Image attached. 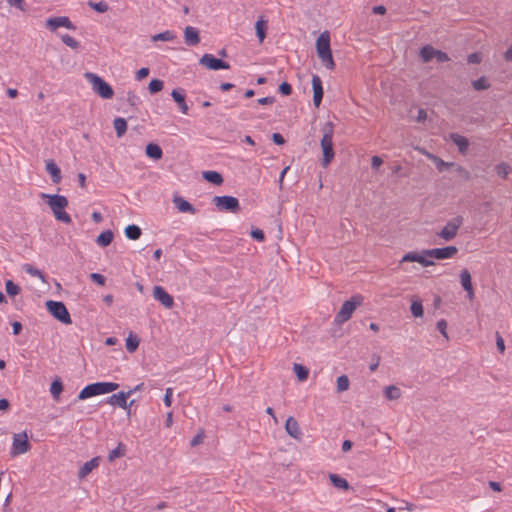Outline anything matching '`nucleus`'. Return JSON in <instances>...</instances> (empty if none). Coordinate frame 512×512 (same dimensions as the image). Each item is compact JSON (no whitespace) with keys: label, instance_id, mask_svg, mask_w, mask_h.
I'll list each match as a JSON object with an SVG mask.
<instances>
[{"label":"nucleus","instance_id":"13d9d810","mask_svg":"<svg viewBox=\"0 0 512 512\" xmlns=\"http://www.w3.org/2000/svg\"><path fill=\"white\" fill-rule=\"evenodd\" d=\"M251 237L259 242L264 241L265 235L264 232L261 229H253L250 233Z\"/></svg>","mask_w":512,"mask_h":512},{"label":"nucleus","instance_id":"2f4dec72","mask_svg":"<svg viewBox=\"0 0 512 512\" xmlns=\"http://www.w3.org/2000/svg\"><path fill=\"white\" fill-rule=\"evenodd\" d=\"M114 129L118 138L122 137L127 131V122L124 118L117 117L113 121Z\"/></svg>","mask_w":512,"mask_h":512},{"label":"nucleus","instance_id":"69168bd1","mask_svg":"<svg viewBox=\"0 0 512 512\" xmlns=\"http://www.w3.org/2000/svg\"><path fill=\"white\" fill-rule=\"evenodd\" d=\"M257 102L260 105H269V104H273L275 102V98L273 96L262 97V98H259L257 100Z\"/></svg>","mask_w":512,"mask_h":512},{"label":"nucleus","instance_id":"f8f14e48","mask_svg":"<svg viewBox=\"0 0 512 512\" xmlns=\"http://www.w3.org/2000/svg\"><path fill=\"white\" fill-rule=\"evenodd\" d=\"M458 252L457 247L455 246H447L443 248H434L423 250L424 255L427 257H432L436 259H448L452 258Z\"/></svg>","mask_w":512,"mask_h":512},{"label":"nucleus","instance_id":"f257e3e1","mask_svg":"<svg viewBox=\"0 0 512 512\" xmlns=\"http://www.w3.org/2000/svg\"><path fill=\"white\" fill-rule=\"evenodd\" d=\"M42 198H47V204L51 208L55 218L58 221H61L66 224H70L72 219L68 213L64 211V209L68 206V200L63 195L58 194H42Z\"/></svg>","mask_w":512,"mask_h":512},{"label":"nucleus","instance_id":"4d7b16f0","mask_svg":"<svg viewBox=\"0 0 512 512\" xmlns=\"http://www.w3.org/2000/svg\"><path fill=\"white\" fill-rule=\"evenodd\" d=\"M90 278L94 283H96L98 285H101V286L105 285L106 278L102 274L92 273V274H90Z\"/></svg>","mask_w":512,"mask_h":512},{"label":"nucleus","instance_id":"de8ad7c7","mask_svg":"<svg viewBox=\"0 0 512 512\" xmlns=\"http://www.w3.org/2000/svg\"><path fill=\"white\" fill-rule=\"evenodd\" d=\"M6 292L9 296L14 297L20 292V287L12 280H7L5 283Z\"/></svg>","mask_w":512,"mask_h":512},{"label":"nucleus","instance_id":"338daca9","mask_svg":"<svg viewBox=\"0 0 512 512\" xmlns=\"http://www.w3.org/2000/svg\"><path fill=\"white\" fill-rule=\"evenodd\" d=\"M272 140L276 145H283L285 143V139L280 133H273Z\"/></svg>","mask_w":512,"mask_h":512},{"label":"nucleus","instance_id":"2eb2a0df","mask_svg":"<svg viewBox=\"0 0 512 512\" xmlns=\"http://www.w3.org/2000/svg\"><path fill=\"white\" fill-rule=\"evenodd\" d=\"M312 89H313V103L316 108H318L322 102L323 98V86L322 80L318 75L312 76Z\"/></svg>","mask_w":512,"mask_h":512},{"label":"nucleus","instance_id":"58836bf2","mask_svg":"<svg viewBox=\"0 0 512 512\" xmlns=\"http://www.w3.org/2000/svg\"><path fill=\"white\" fill-rule=\"evenodd\" d=\"M63 391V384L60 379H56L51 383L50 392L55 400L59 399L61 392Z\"/></svg>","mask_w":512,"mask_h":512},{"label":"nucleus","instance_id":"412c9836","mask_svg":"<svg viewBox=\"0 0 512 512\" xmlns=\"http://www.w3.org/2000/svg\"><path fill=\"white\" fill-rule=\"evenodd\" d=\"M46 171L50 174L53 183L59 184L61 182V170L53 160L46 163Z\"/></svg>","mask_w":512,"mask_h":512},{"label":"nucleus","instance_id":"c85d7f7f","mask_svg":"<svg viewBox=\"0 0 512 512\" xmlns=\"http://www.w3.org/2000/svg\"><path fill=\"white\" fill-rule=\"evenodd\" d=\"M113 237H114V235L111 230L103 231L98 235V237L96 239V243L100 247H107L108 245L111 244Z\"/></svg>","mask_w":512,"mask_h":512},{"label":"nucleus","instance_id":"a18cd8bd","mask_svg":"<svg viewBox=\"0 0 512 512\" xmlns=\"http://www.w3.org/2000/svg\"><path fill=\"white\" fill-rule=\"evenodd\" d=\"M495 170L498 176L506 178L508 174L511 172V167L507 163L502 162L496 165Z\"/></svg>","mask_w":512,"mask_h":512},{"label":"nucleus","instance_id":"0eeeda50","mask_svg":"<svg viewBox=\"0 0 512 512\" xmlns=\"http://www.w3.org/2000/svg\"><path fill=\"white\" fill-rule=\"evenodd\" d=\"M212 203L221 212L238 213L241 210L239 200L234 196H215Z\"/></svg>","mask_w":512,"mask_h":512},{"label":"nucleus","instance_id":"f704fd0d","mask_svg":"<svg viewBox=\"0 0 512 512\" xmlns=\"http://www.w3.org/2000/svg\"><path fill=\"white\" fill-rule=\"evenodd\" d=\"M435 52H436V49H434L430 45H426V46H424L420 50V57H421L423 62L427 63V62L431 61L434 58V56H435L434 53Z\"/></svg>","mask_w":512,"mask_h":512},{"label":"nucleus","instance_id":"bf43d9fd","mask_svg":"<svg viewBox=\"0 0 512 512\" xmlns=\"http://www.w3.org/2000/svg\"><path fill=\"white\" fill-rule=\"evenodd\" d=\"M203 439H204V431L203 430H200L194 437L193 439L191 440L190 442V445L192 447H195L197 445H199L200 443L203 442Z\"/></svg>","mask_w":512,"mask_h":512},{"label":"nucleus","instance_id":"5701e85b","mask_svg":"<svg viewBox=\"0 0 512 512\" xmlns=\"http://www.w3.org/2000/svg\"><path fill=\"white\" fill-rule=\"evenodd\" d=\"M450 138L452 142L458 147L459 152L465 154L469 147L468 139L457 133H452Z\"/></svg>","mask_w":512,"mask_h":512},{"label":"nucleus","instance_id":"cd10ccee","mask_svg":"<svg viewBox=\"0 0 512 512\" xmlns=\"http://www.w3.org/2000/svg\"><path fill=\"white\" fill-rule=\"evenodd\" d=\"M126 450V445L119 442L117 447L109 452L107 457L108 461L113 462L115 459L125 456Z\"/></svg>","mask_w":512,"mask_h":512},{"label":"nucleus","instance_id":"79ce46f5","mask_svg":"<svg viewBox=\"0 0 512 512\" xmlns=\"http://www.w3.org/2000/svg\"><path fill=\"white\" fill-rule=\"evenodd\" d=\"M472 87L477 91H481L487 90L490 87V84L487 79L482 76L479 79L472 81Z\"/></svg>","mask_w":512,"mask_h":512},{"label":"nucleus","instance_id":"f03ea898","mask_svg":"<svg viewBox=\"0 0 512 512\" xmlns=\"http://www.w3.org/2000/svg\"><path fill=\"white\" fill-rule=\"evenodd\" d=\"M333 133H334V127L331 122L325 123L323 127V136L321 139V148L323 152V158H322V166L327 167L331 161L334 158V149H333Z\"/></svg>","mask_w":512,"mask_h":512},{"label":"nucleus","instance_id":"49530a36","mask_svg":"<svg viewBox=\"0 0 512 512\" xmlns=\"http://www.w3.org/2000/svg\"><path fill=\"white\" fill-rule=\"evenodd\" d=\"M411 313L414 317H422L424 314L421 301H413L410 306Z\"/></svg>","mask_w":512,"mask_h":512},{"label":"nucleus","instance_id":"09e8293b","mask_svg":"<svg viewBox=\"0 0 512 512\" xmlns=\"http://www.w3.org/2000/svg\"><path fill=\"white\" fill-rule=\"evenodd\" d=\"M88 5L92 9H94L95 11H97L99 13H105L109 9V6H108V4L105 1H100V2L89 1Z\"/></svg>","mask_w":512,"mask_h":512},{"label":"nucleus","instance_id":"39448f33","mask_svg":"<svg viewBox=\"0 0 512 512\" xmlns=\"http://www.w3.org/2000/svg\"><path fill=\"white\" fill-rule=\"evenodd\" d=\"M85 78L92 85L93 91L103 99H111L114 96V91L111 85H109L97 74L92 72H86Z\"/></svg>","mask_w":512,"mask_h":512},{"label":"nucleus","instance_id":"ddd939ff","mask_svg":"<svg viewBox=\"0 0 512 512\" xmlns=\"http://www.w3.org/2000/svg\"><path fill=\"white\" fill-rule=\"evenodd\" d=\"M132 394H133V390H129L127 392L121 391L117 394H112L111 396L108 397L107 403L112 406H118L120 408L127 409L128 408L127 399ZM133 403H134V400H132L129 403V406H131Z\"/></svg>","mask_w":512,"mask_h":512},{"label":"nucleus","instance_id":"20e7f679","mask_svg":"<svg viewBox=\"0 0 512 512\" xmlns=\"http://www.w3.org/2000/svg\"><path fill=\"white\" fill-rule=\"evenodd\" d=\"M119 384L114 382H96L85 386L78 394V400H85L87 398L111 393L117 390Z\"/></svg>","mask_w":512,"mask_h":512},{"label":"nucleus","instance_id":"aec40b11","mask_svg":"<svg viewBox=\"0 0 512 512\" xmlns=\"http://www.w3.org/2000/svg\"><path fill=\"white\" fill-rule=\"evenodd\" d=\"M184 40L188 46L198 45L200 43L199 31L192 26H187L184 29Z\"/></svg>","mask_w":512,"mask_h":512},{"label":"nucleus","instance_id":"774afa93","mask_svg":"<svg viewBox=\"0 0 512 512\" xmlns=\"http://www.w3.org/2000/svg\"><path fill=\"white\" fill-rule=\"evenodd\" d=\"M127 101L131 106H136L138 102V97L134 92L127 93Z\"/></svg>","mask_w":512,"mask_h":512},{"label":"nucleus","instance_id":"bb28decb","mask_svg":"<svg viewBox=\"0 0 512 512\" xmlns=\"http://www.w3.org/2000/svg\"><path fill=\"white\" fill-rule=\"evenodd\" d=\"M329 479H330L332 485L336 488L343 489V490L350 489V485H349L348 481L345 478H343L337 474H330Z\"/></svg>","mask_w":512,"mask_h":512},{"label":"nucleus","instance_id":"3c124183","mask_svg":"<svg viewBox=\"0 0 512 512\" xmlns=\"http://www.w3.org/2000/svg\"><path fill=\"white\" fill-rule=\"evenodd\" d=\"M482 61V55L480 52H474L468 55L467 62L469 64H479Z\"/></svg>","mask_w":512,"mask_h":512},{"label":"nucleus","instance_id":"5fc2aeb1","mask_svg":"<svg viewBox=\"0 0 512 512\" xmlns=\"http://www.w3.org/2000/svg\"><path fill=\"white\" fill-rule=\"evenodd\" d=\"M279 92L284 96H289L292 93V86L287 82H282L279 85Z\"/></svg>","mask_w":512,"mask_h":512},{"label":"nucleus","instance_id":"9b49d317","mask_svg":"<svg viewBox=\"0 0 512 512\" xmlns=\"http://www.w3.org/2000/svg\"><path fill=\"white\" fill-rule=\"evenodd\" d=\"M200 65L206 67L209 70L217 71L221 69H229L230 65L228 62L223 61L222 59L216 58L213 54H204L200 60Z\"/></svg>","mask_w":512,"mask_h":512},{"label":"nucleus","instance_id":"c03bdc74","mask_svg":"<svg viewBox=\"0 0 512 512\" xmlns=\"http://www.w3.org/2000/svg\"><path fill=\"white\" fill-rule=\"evenodd\" d=\"M350 381L346 375H341L337 378V391L344 392L349 389Z\"/></svg>","mask_w":512,"mask_h":512},{"label":"nucleus","instance_id":"7c9ffc66","mask_svg":"<svg viewBox=\"0 0 512 512\" xmlns=\"http://www.w3.org/2000/svg\"><path fill=\"white\" fill-rule=\"evenodd\" d=\"M124 233L128 239L137 240L140 238L142 231L139 226L131 224L125 228Z\"/></svg>","mask_w":512,"mask_h":512},{"label":"nucleus","instance_id":"a19ab883","mask_svg":"<svg viewBox=\"0 0 512 512\" xmlns=\"http://www.w3.org/2000/svg\"><path fill=\"white\" fill-rule=\"evenodd\" d=\"M163 87L164 82L160 79H152L148 85V89L151 94H155L162 91Z\"/></svg>","mask_w":512,"mask_h":512},{"label":"nucleus","instance_id":"9d476101","mask_svg":"<svg viewBox=\"0 0 512 512\" xmlns=\"http://www.w3.org/2000/svg\"><path fill=\"white\" fill-rule=\"evenodd\" d=\"M31 449V444L28 440L27 432L24 431L22 433L14 434L13 442H12V451L11 454L13 456L25 454Z\"/></svg>","mask_w":512,"mask_h":512},{"label":"nucleus","instance_id":"8fccbe9b","mask_svg":"<svg viewBox=\"0 0 512 512\" xmlns=\"http://www.w3.org/2000/svg\"><path fill=\"white\" fill-rule=\"evenodd\" d=\"M61 40L65 45L72 49H78L80 47V43L68 34L62 35Z\"/></svg>","mask_w":512,"mask_h":512},{"label":"nucleus","instance_id":"72a5a7b5","mask_svg":"<svg viewBox=\"0 0 512 512\" xmlns=\"http://www.w3.org/2000/svg\"><path fill=\"white\" fill-rule=\"evenodd\" d=\"M384 395L388 400H397L401 397V390L397 386L390 385L385 387Z\"/></svg>","mask_w":512,"mask_h":512},{"label":"nucleus","instance_id":"052dcab7","mask_svg":"<svg viewBox=\"0 0 512 512\" xmlns=\"http://www.w3.org/2000/svg\"><path fill=\"white\" fill-rule=\"evenodd\" d=\"M60 19H61V27H65L69 30H75L76 29V26L71 22V20L69 19V17L67 16H60Z\"/></svg>","mask_w":512,"mask_h":512},{"label":"nucleus","instance_id":"680f3d73","mask_svg":"<svg viewBox=\"0 0 512 512\" xmlns=\"http://www.w3.org/2000/svg\"><path fill=\"white\" fill-rule=\"evenodd\" d=\"M434 55H435L434 58H436V60L438 62H447L450 60L448 54L441 50L436 49V52L434 53Z\"/></svg>","mask_w":512,"mask_h":512},{"label":"nucleus","instance_id":"c9c22d12","mask_svg":"<svg viewBox=\"0 0 512 512\" xmlns=\"http://www.w3.org/2000/svg\"><path fill=\"white\" fill-rule=\"evenodd\" d=\"M293 371L295 372L299 381H305L308 378L309 370L301 364L295 363L293 365Z\"/></svg>","mask_w":512,"mask_h":512},{"label":"nucleus","instance_id":"b1692460","mask_svg":"<svg viewBox=\"0 0 512 512\" xmlns=\"http://www.w3.org/2000/svg\"><path fill=\"white\" fill-rule=\"evenodd\" d=\"M171 96L173 100L178 104L180 111L183 114H187L189 108L188 105L186 104L185 95L181 93L180 90L174 89L171 92Z\"/></svg>","mask_w":512,"mask_h":512},{"label":"nucleus","instance_id":"0e129e2a","mask_svg":"<svg viewBox=\"0 0 512 512\" xmlns=\"http://www.w3.org/2000/svg\"><path fill=\"white\" fill-rule=\"evenodd\" d=\"M149 72H150V71H149V68H147V67H143V68L139 69V70L136 72L135 77H136V79H137L138 81H140V80H142V79L146 78V77L149 75Z\"/></svg>","mask_w":512,"mask_h":512},{"label":"nucleus","instance_id":"7ed1b4c3","mask_svg":"<svg viewBox=\"0 0 512 512\" xmlns=\"http://www.w3.org/2000/svg\"><path fill=\"white\" fill-rule=\"evenodd\" d=\"M316 49L318 57L321 59L323 65L327 69H333L335 66L331 48H330V36L327 31L320 34L316 41Z\"/></svg>","mask_w":512,"mask_h":512},{"label":"nucleus","instance_id":"a878e982","mask_svg":"<svg viewBox=\"0 0 512 512\" xmlns=\"http://www.w3.org/2000/svg\"><path fill=\"white\" fill-rule=\"evenodd\" d=\"M145 153H146L147 157L154 159V160H160L163 156V151H162L161 147L155 143H149L146 146Z\"/></svg>","mask_w":512,"mask_h":512},{"label":"nucleus","instance_id":"1a4fd4ad","mask_svg":"<svg viewBox=\"0 0 512 512\" xmlns=\"http://www.w3.org/2000/svg\"><path fill=\"white\" fill-rule=\"evenodd\" d=\"M463 224V217L457 216L452 220L448 221L443 229L438 233V236L445 241H451L457 235L459 228Z\"/></svg>","mask_w":512,"mask_h":512},{"label":"nucleus","instance_id":"c756f323","mask_svg":"<svg viewBox=\"0 0 512 512\" xmlns=\"http://www.w3.org/2000/svg\"><path fill=\"white\" fill-rule=\"evenodd\" d=\"M202 176L206 181L214 185H221L223 183V177L217 171H204Z\"/></svg>","mask_w":512,"mask_h":512},{"label":"nucleus","instance_id":"e2e57ef3","mask_svg":"<svg viewBox=\"0 0 512 512\" xmlns=\"http://www.w3.org/2000/svg\"><path fill=\"white\" fill-rule=\"evenodd\" d=\"M172 394H173V390L172 388H167L166 391H165V395H164V404L165 406L167 407H170L171 406V403H172Z\"/></svg>","mask_w":512,"mask_h":512},{"label":"nucleus","instance_id":"603ef678","mask_svg":"<svg viewBox=\"0 0 512 512\" xmlns=\"http://www.w3.org/2000/svg\"><path fill=\"white\" fill-rule=\"evenodd\" d=\"M437 329L439 330V332L448 340L449 337H448V334H447V322L446 320L444 319H440L438 322H437Z\"/></svg>","mask_w":512,"mask_h":512},{"label":"nucleus","instance_id":"6e6d98bb","mask_svg":"<svg viewBox=\"0 0 512 512\" xmlns=\"http://www.w3.org/2000/svg\"><path fill=\"white\" fill-rule=\"evenodd\" d=\"M456 172L459 174V176H461L466 181L470 180V178H471L470 172L463 166L457 165Z\"/></svg>","mask_w":512,"mask_h":512},{"label":"nucleus","instance_id":"f3484780","mask_svg":"<svg viewBox=\"0 0 512 512\" xmlns=\"http://www.w3.org/2000/svg\"><path fill=\"white\" fill-rule=\"evenodd\" d=\"M285 430L289 436L296 440H300L302 437V432L300 430L298 421L293 416L287 418L285 423Z\"/></svg>","mask_w":512,"mask_h":512},{"label":"nucleus","instance_id":"6ab92c4d","mask_svg":"<svg viewBox=\"0 0 512 512\" xmlns=\"http://www.w3.org/2000/svg\"><path fill=\"white\" fill-rule=\"evenodd\" d=\"M173 204L179 212L191 214H195L197 212L196 208L181 196H174Z\"/></svg>","mask_w":512,"mask_h":512},{"label":"nucleus","instance_id":"393cba45","mask_svg":"<svg viewBox=\"0 0 512 512\" xmlns=\"http://www.w3.org/2000/svg\"><path fill=\"white\" fill-rule=\"evenodd\" d=\"M422 152H423V153H424V154H425V155H426L430 160H432V161L435 163V165H436V167H437V169H438V171H439V172H443V171H445L446 169H448V168H450V167H452V166H454V165H455L453 162H445V161H443L441 158H439V157H437V156H435V155H433V154H431V153H429V152H425L424 150H423Z\"/></svg>","mask_w":512,"mask_h":512},{"label":"nucleus","instance_id":"6e6552de","mask_svg":"<svg viewBox=\"0 0 512 512\" xmlns=\"http://www.w3.org/2000/svg\"><path fill=\"white\" fill-rule=\"evenodd\" d=\"M46 307L49 313L63 324H71V316L63 302L48 300Z\"/></svg>","mask_w":512,"mask_h":512},{"label":"nucleus","instance_id":"423d86ee","mask_svg":"<svg viewBox=\"0 0 512 512\" xmlns=\"http://www.w3.org/2000/svg\"><path fill=\"white\" fill-rule=\"evenodd\" d=\"M362 302L363 297L361 295L352 296L349 300L345 301L342 304L340 310L335 316L334 322L336 324H342L348 321L352 317L353 312L356 310L358 306L362 304Z\"/></svg>","mask_w":512,"mask_h":512},{"label":"nucleus","instance_id":"e433bc0d","mask_svg":"<svg viewBox=\"0 0 512 512\" xmlns=\"http://www.w3.org/2000/svg\"><path fill=\"white\" fill-rule=\"evenodd\" d=\"M140 339L137 336L130 334L126 338V349L128 352L133 353L139 347Z\"/></svg>","mask_w":512,"mask_h":512},{"label":"nucleus","instance_id":"ea45409f","mask_svg":"<svg viewBox=\"0 0 512 512\" xmlns=\"http://www.w3.org/2000/svg\"><path fill=\"white\" fill-rule=\"evenodd\" d=\"M175 35L173 32L167 30L152 36V41H172L175 39Z\"/></svg>","mask_w":512,"mask_h":512},{"label":"nucleus","instance_id":"a211bd4d","mask_svg":"<svg viewBox=\"0 0 512 512\" xmlns=\"http://www.w3.org/2000/svg\"><path fill=\"white\" fill-rule=\"evenodd\" d=\"M460 282L463 289L467 292L469 299L474 298V289L471 281V274L468 269L464 268L460 272Z\"/></svg>","mask_w":512,"mask_h":512},{"label":"nucleus","instance_id":"864d4df0","mask_svg":"<svg viewBox=\"0 0 512 512\" xmlns=\"http://www.w3.org/2000/svg\"><path fill=\"white\" fill-rule=\"evenodd\" d=\"M10 6L16 7L17 9L25 12L26 3L24 0H6Z\"/></svg>","mask_w":512,"mask_h":512},{"label":"nucleus","instance_id":"37998d69","mask_svg":"<svg viewBox=\"0 0 512 512\" xmlns=\"http://www.w3.org/2000/svg\"><path fill=\"white\" fill-rule=\"evenodd\" d=\"M61 19L59 17H51L48 18L45 22V27L50 31H56L59 27H61Z\"/></svg>","mask_w":512,"mask_h":512},{"label":"nucleus","instance_id":"dca6fc26","mask_svg":"<svg viewBox=\"0 0 512 512\" xmlns=\"http://www.w3.org/2000/svg\"><path fill=\"white\" fill-rule=\"evenodd\" d=\"M403 262H418L424 267L435 264L434 261L427 259V256L424 255L423 252L422 254H418L417 252L406 253L401 259V263Z\"/></svg>","mask_w":512,"mask_h":512},{"label":"nucleus","instance_id":"4be33fe9","mask_svg":"<svg viewBox=\"0 0 512 512\" xmlns=\"http://www.w3.org/2000/svg\"><path fill=\"white\" fill-rule=\"evenodd\" d=\"M100 458L94 457L90 461L84 463V465L79 469L78 477L80 479L85 478L93 469L98 467Z\"/></svg>","mask_w":512,"mask_h":512},{"label":"nucleus","instance_id":"4c0bfd02","mask_svg":"<svg viewBox=\"0 0 512 512\" xmlns=\"http://www.w3.org/2000/svg\"><path fill=\"white\" fill-rule=\"evenodd\" d=\"M22 269L29 275L33 276V277H38L39 279H41L43 282L45 281V276L43 274V272H41L40 270H38L37 268H35L33 265L31 264H24L22 266Z\"/></svg>","mask_w":512,"mask_h":512},{"label":"nucleus","instance_id":"4468645a","mask_svg":"<svg viewBox=\"0 0 512 512\" xmlns=\"http://www.w3.org/2000/svg\"><path fill=\"white\" fill-rule=\"evenodd\" d=\"M153 297L167 309L174 305L173 297L162 286H154Z\"/></svg>","mask_w":512,"mask_h":512},{"label":"nucleus","instance_id":"473e14b6","mask_svg":"<svg viewBox=\"0 0 512 512\" xmlns=\"http://www.w3.org/2000/svg\"><path fill=\"white\" fill-rule=\"evenodd\" d=\"M266 24L267 21L263 17H260L255 24L256 35L260 42H263L266 37Z\"/></svg>","mask_w":512,"mask_h":512}]
</instances>
